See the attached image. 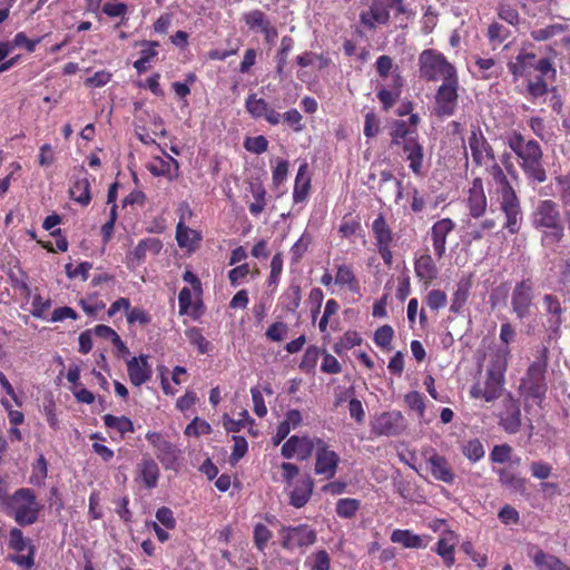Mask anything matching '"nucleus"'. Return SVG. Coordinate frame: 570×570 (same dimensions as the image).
Returning a JSON list of instances; mask_svg holds the SVG:
<instances>
[{"label":"nucleus","mask_w":570,"mask_h":570,"mask_svg":"<svg viewBox=\"0 0 570 570\" xmlns=\"http://www.w3.org/2000/svg\"><path fill=\"white\" fill-rule=\"evenodd\" d=\"M510 357L508 346L499 347L490 360L487 371V380L483 384L476 383L470 390V397L480 401L481 405L493 402L502 395L504 386V374Z\"/></svg>","instance_id":"obj_1"},{"label":"nucleus","mask_w":570,"mask_h":570,"mask_svg":"<svg viewBox=\"0 0 570 570\" xmlns=\"http://www.w3.org/2000/svg\"><path fill=\"white\" fill-rule=\"evenodd\" d=\"M508 146L518 156L519 165L529 179L535 183H543L547 179L542 150L538 141L525 140L521 134L513 132L508 137Z\"/></svg>","instance_id":"obj_2"},{"label":"nucleus","mask_w":570,"mask_h":570,"mask_svg":"<svg viewBox=\"0 0 570 570\" xmlns=\"http://www.w3.org/2000/svg\"><path fill=\"white\" fill-rule=\"evenodd\" d=\"M531 224L535 229L543 232L542 243L544 245H556L564 235L559 206L553 200L538 202L531 214Z\"/></svg>","instance_id":"obj_3"},{"label":"nucleus","mask_w":570,"mask_h":570,"mask_svg":"<svg viewBox=\"0 0 570 570\" xmlns=\"http://www.w3.org/2000/svg\"><path fill=\"white\" fill-rule=\"evenodd\" d=\"M42 510L32 489L20 488L6 500L2 512L14 520L19 527L35 524Z\"/></svg>","instance_id":"obj_4"},{"label":"nucleus","mask_w":570,"mask_h":570,"mask_svg":"<svg viewBox=\"0 0 570 570\" xmlns=\"http://www.w3.org/2000/svg\"><path fill=\"white\" fill-rule=\"evenodd\" d=\"M420 78L428 82L454 81L458 78L455 67L448 61L445 56L435 49H425L419 56Z\"/></svg>","instance_id":"obj_5"},{"label":"nucleus","mask_w":570,"mask_h":570,"mask_svg":"<svg viewBox=\"0 0 570 570\" xmlns=\"http://www.w3.org/2000/svg\"><path fill=\"white\" fill-rule=\"evenodd\" d=\"M8 549L11 553L7 559L21 570H30L35 567L36 547L32 540L24 537L20 528H11L8 533Z\"/></svg>","instance_id":"obj_6"},{"label":"nucleus","mask_w":570,"mask_h":570,"mask_svg":"<svg viewBox=\"0 0 570 570\" xmlns=\"http://www.w3.org/2000/svg\"><path fill=\"white\" fill-rule=\"evenodd\" d=\"M469 146L475 165L490 170L497 180H505V176L501 167L495 163L494 154L490 144L480 131L476 132L473 130L471 132Z\"/></svg>","instance_id":"obj_7"},{"label":"nucleus","mask_w":570,"mask_h":570,"mask_svg":"<svg viewBox=\"0 0 570 570\" xmlns=\"http://www.w3.org/2000/svg\"><path fill=\"white\" fill-rule=\"evenodd\" d=\"M281 547L287 551L305 550L317 540V532L309 524L282 525L279 529Z\"/></svg>","instance_id":"obj_8"},{"label":"nucleus","mask_w":570,"mask_h":570,"mask_svg":"<svg viewBox=\"0 0 570 570\" xmlns=\"http://www.w3.org/2000/svg\"><path fill=\"white\" fill-rule=\"evenodd\" d=\"M546 371L547 360L544 355L529 366L520 386L527 397L538 402L544 399L547 393Z\"/></svg>","instance_id":"obj_9"},{"label":"nucleus","mask_w":570,"mask_h":570,"mask_svg":"<svg viewBox=\"0 0 570 570\" xmlns=\"http://www.w3.org/2000/svg\"><path fill=\"white\" fill-rule=\"evenodd\" d=\"M371 432L377 436H397L406 429L404 415L397 411H384L371 420Z\"/></svg>","instance_id":"obj_10"},{"label":"nucleus","mask_w":570,"mask_h":570,"mask_svg":"<svg viewBox=\"0 0 570 570\" xmlns=\"http://www.w3.org/2000/svg\"><path fill=\"white\" fill-rule=\"evenodd\" d=\"M504 185L500 196V207L505 215L504 227L511 233L515 234L520 230L522 224V212L519 198L513 188L503 180Z\"/></svg>","instance_id":"obj_11"},{"label":"nucleus","mask_w":570,"mask_h":570,"mask_svg":"<svg viewBox=\"0 0 570 570\" xmlns=\"http://www.w3.org/2000/svg\"><path fill=\"white\" fill-rule=\"evenodd\" d=\"M146 440L153 446L156 458L166 469H175L177 465L179 450L159 432H147L145 435Z\"/></svg>","instance_id":"obj_12"},{"label":"nucleus","mask_w":570,"mask_h":570,"mask_svg":"<svg viewBox=\"0 0 570 570\" xmlns=\"http://www.w3.org/2000/svg\"><path fill=\"white\" fill-rule=\"evenodd\" d=\"M316 444L314 472L317 475H322L325 480H331L336 475L340 455L331 450L323 439H317Z\"/></svg>","instance_id":"obj_13"},{"label":"nucleus","mask_w":570,"mask_h":570,"mask_svg":"<svg viewBox=\"0 0 570 570\" xmlns=\"http://www.w3.org/2000/svg\"><path fill=\"white\" fill-rule=\"evenodd\" d=\"M459 78L454 81L443 82L436 90L434 114L441 118L450 117L454 114L458 106Z\"/></svg>","instance_id":"obj_14"},{"label":"nucleus","mask_w":570,"mask_h":570,"mask_svg":"<svg viewBox=\"0 0 570 570\" xmlns=\"http://www.w3.org/2000/svg\"><path fill=\"white\" fill-rule=\"evenodd\" d=\"M533 298V284L530 279H523L514 286L511 294V307L519 320L531 314Z\"/></svg>","instance_id":"obj_15"},{"label":"nucleus","mask_w":570,"mask_h":570,"mask_svg":"<svg viewBox=\"0 0 570 570\" xmlns=\"http://www.w3.org/2000/svg\"><path fill=\"white\" fill-rule=\"evenodd\" d=\"M317 439L293 435L282 445L281 453L285 459L307 460L317 446Z\"/></svg>","instance_id":"obj_16"},{"label":"nucleus","mask_w":570,"mask_h":570,"mask_svg":"<svg viewBox=\"0 0 570 570\" xmlns=\"http://www.w3.org/2000/svg\"><path fill=\"white\" fill-rule=\"evenodd\" d=\"M246 111L254 119H264L267 124L276 126L281 122V114L276 111L264 98L250 94L245 100Z\"/></svg>","instance_id":"obj_17"},{"label":"nucleus","mask_w":570,"mask_h":570,"mask_svg":"<svg viewBox=\"0 0 570 570\" xmlns=\"http://www.w3.org/2000/svg\"><path fill=\"white\" fill-rule=\"evenodd\" d=\"M159 478L158 463L150 455H144L136 466L135 482L147 490H153L158 485Z\"/></svg>","instance_id":"obj_18"},{"label":"nucleus","mask_w":570,"mask_h":570,"mask_svg":"<svg viewBox=\"0 0 570 570\" xmlns=\"http://www.w3.org/2000/svg\"><path fill=\"white\" fill-rule=\"evenodd\" d=\"M161 249L163 242L159 238L147 237L140 239L137 246L128 253L127 265L135 268L145 262L147 254L157 256Z\"/></svg>","instance_id":"obj_19"},{"label":"nucleus","mask_w":570,"mask_h":570,"mask_svg":"<svg viewBox=\"0 0 570 570\" xmlns=\"http://www.w3.org/2000/svg\"><path fill=\"white\" fill-rule=\"evenodd\" d=\"M77 171L78 175L72 177L69 187V196L77 204L87 207L91 202L89 174L83 166H80Z\"/></svg>","instance_id":"obj_20"},{"label":"nucleus","mask_w":570,"mask_h":570,"mask_svg":"<svg viewBox=\"0 0 570 570\" xmlns=\"http://www.w3.org/2000/svg\"><path fill=\"white\" fill-rule=\"evenodd\" d=\"M423 455L429 464L430 472L435 480L451 483L454 479L452 469L448 460L438 454L434 449L429 448L423 451Z\"/></svg>","instance_id":"obj_21"},{"label":"nucleus","mask_w":570,"mask_h":570,"mask_svg":"<svg viewBox=\"0 0 570 570\" xmlns=\"http://www.w3.org/2000/svg\"><path fill=\"white\" fill-rule=\"evenodd\" d=\"M127 373L130 383L134 386H140L148 382L151 377V367L148 363V356L140 354L127 361Z\"/></svg>","instance_id":"obj_22"},{"label":"nucleus","mask_w":570,"mask_h":570,"mask_svg":"<svg viewBox=\"0 0 570 570\" xmlns=\"http://www.w3.org/2000/svg\"><path fill=\"white\" fill-rule=\"evenodd\" d=\"M313 491L314 480L309 474H305L294 483L288 495V503L296 509H301L308 503Z\"/></svg>","instance_id":"obj_23"},{"label":"nucleus","mask_w":570,"mask_h":570,"mask_svg":"<svg viewBox=\"0 0 570 570\" xmlns=\"http://www.w3.org/2000/svg\"><path fill=\"white\" fill-rule=\"evenodd\" d=\"M390 539L405 549H424L429 544L430 535H419L409 529H395Z\"/></svg>","instance_id":"obj_24"},{"label":"nucleus","mask_w":570,"mask_h":570,"mask_svg":"<svg viewBox=\"0 0 570 570\" xmlns=\"http://www.w3.org/2000/svg\"><path fill=\"white\" fill-rule=\"evenodd\" d=\"M402 150L406 156V160L410 163V168L413 174L417 177L423 176L422 165H423V146L413 137L405 139L402 142Z\"/></svg>","instance_id":"obj_25"},{"label":"nucleus","mask_w":570,"mask_h":570,"mask_svg":"<svg viewBox=\"0 0 570 570\" xmlns=\"http://www.w3.org/2000/svg\"><path fill=\"white\" fill-rule=\"evenodd\" d=\"M535 59L537 57L532 52H521L513 61L509 62L508 67L514 79L531 77L534 71Z\"/></svg>","instance_id":"obj_26"},{"label":"nucleus","mask_w":570,"mask_h":570,"mask_svg":"<svg viewBox=\"0 0 570 570\" xmlns=\"http://www.w3.org/2000/svg\"><path fill=\"white\" fill-rule=\"evenodd\" d=\"M454 224L451 219L444 218L434 223L431 228L433 248L438 257H442L445 252V242L448 234L453 229Z\"/></svg>","instance_id":"obj_27"},{"label":"nucleus","mask_w":570,"mask_h":570,"mask_svg":"<svg viewBox=\"0 0 570 570\" xmlns=\"http://www.w3.org/2000/svg\"><path fill=\"white\" fill-rule=\"evenodd\" d=\"M469 207L470 214L473 217H480L487 208V197L483 189V184L480 178H475L469 189Z\"/></svg>","instance_id":"obj_28"},{"label":"nucleus","mask_w":570,"mask_h":570,"mask_svg":"<svg viewBox=\"0 0 570 570\" xmlns=\"http://www.w3.org/2000/svg\"><path fill=\"white\" fill-rule=\"evenodd\" d=\"M389 19V9L380 0H373L370 9L361 14L362 23L368 28H374L376 23L384 24Z\"/></svg>","instance_id":"obj_29"},{"label":"nucleus","mask_w":570,"mask_h":570,"mask_svg":"<svg viewBox=\"0 0 570 570\" xmlns=\"http://www.w3.org/2000/svg\"><path fill=\"white\" fill-rule=\"evenodd\" d=\"M500 424L505 432L514 434L521 426V411L519 405L509 400L505 405V411L500 416Z\"/></svg>","instance_id":"obj_30"},{"label":"nucleus","mask_w":570,"mask_h":570,"mask_svg":"<svg viewBox=\"0 0 570 570\" xmlns=\"http://www.w3.org/2000/svg\"><path fill=\"white\" fill-rule=\"evenodd\" d=\"M403 87V79L402 76L399 72H395L392 75V85L390 89L381 88L377 91V98L380 102L382 104L384 110L391 109L394 104L396 102V99L399 98L401 94V88Z\"/></svg>","instance_id":"obj_31"},{"label":"nucleus","mask_w":570,"mask_h":570,"mask_svg":"<svg viewBox=\"0 0 570 570\" xmlns=\"http://www.w3.org/2000/svg\"><path fill=\"white\" fill-rule=\"evenodd\" d=\"M414 271L416 277L429 285L438 276V268L429 254H423L415 259Z\"/></svg>","instance_id":"obj_32"},{"label":"nucleus","mask_w":570,"mask_h":570,"mask_svg":"<svg viewBox=\"0 0 570 570\" xmlns=\"http://www.w3.org/2000/svg\"><path fill=\"white\" fill-rule=\"evenodd\" d=\"M200 239V233L186 226L181 217L176 227V240L178 246L191 250Z\"/></svg>","instance_id":"obj_33"},{"label":"nucleus","mask_w":570,"mask_h":570,"mask_svg":"<svg viewBox=\"0 0 570 570\" xmlns=\"http://www.w3.org/2000/svg\"><path fill=\"white\" fill-rule=\"evenodd\" d=\"M335 284L341 287H346L351 293L360 292V284L354 274L352 266L347 264H341L337 266L335 275Z\"/></svg>","instance_id":"obj_34"},{"label":"nucleus","mask_w":570,"mask_h":570,"mask_svg":"<svg viewBox=\"0 0 570 570\" xmlns=\"http://www.w3.org/2000/svg\"><path fill=\"white\" fill-rule=\"evenodd\" d=\"M307 173V164H302L298 168L296 178H295V185H294V191H293V199L295 203H302L304 202L311 189V178L306 176Z\"/></svg>","instance_id":"obj_35"},{"label":"nucleus","mask_w":570,"mask_h":570,"mask_svg":"<svg viewBox=\"0 0 570 570\" xmlns=\"http://www.w3.org/2000/svg\"><path fill=\"white\" fill-rule=\"evenodd\" d=\"M532 561L539 570H570L559 558L542 550H538L532 556Z\"/></svg>","instance_id":"obj_36"},{"label":"nucleus","mask_w":570,"mask_h":570,"mask_svg":"<svg viewBox=\"0 0 570 570\" xmlns=\"http://www.w3.org/2000/svg\"><path fill=\"white\" fill-rule=\"evenodd\" d=\"M372 232L373 236L375 238L376 245H385V244H392L393 243V233L389 224L386 223V219L384 215L381 213L377 215V217L373 220L372 224Z\"/></svg>","instance_id":"obj_37"},{"label":"nucleus","mask_w":570,"mask_h":570,"mask_svg":"<svg viewBox=\"0 0 570 570\" xmlns=\"http://www.w3.org/2000/svg\"><path fill=\"white\" fill-rule=\"evenodd\" d=\"M499 480L503 487L509 489L510 491L514 493L523 494L527 490V480L524 478H521L518 474H514L513 472L501 469L499 470Z\"/></svg>","instance_id":"obj_38"},{"label":"nucleus","mask_w":570,"mask_h":570,"mask_svg":"<svg viewBox=\"0 0 570 570\" xmlns=\"http://www.w3.org/2000/svg\"><path fill=\"white\" fill-rule=\"evenodd\" d=\"M102 420L107 429L116 430L120 433L121 438H124L127 433L135 432L132 421L125 415L116 416L112 414H105Z\"/></svg>","instance_id":"obj_39"},{"label":"nucleus","mask_w":570,"mask_h":570,"mask_svg":"<svg viewBox=\"0 0 570 570\" xmlns=\"http://www.w3.org/2000/svg\"><path fill=\"white\" fill-rule=\"evenodd\" d=\"M185 336L189 344L196 347L198 354H206L213 348V344L204 336L200 327H188L185 331Z\"/></svg>","instance_id":"obj_40"},{"label":"nucleus","mask_w":570,"mask_h":570,"mask_svg":"<svg viewBox=\"0 0 570 570\" xmlns=\"http://www.w3.org/2000/svg\"><path fill=\"white\" fill-rule=\"evenodd\" d=\"M281 304L287 312H295L302 301V289L297 284H291L281 295Z\"/></svg>","instance_id":"obj_41"},{"label":"nucleus","mask_w":570,"mask_h":570,"mask_svg":"<svg viewBox=\"0 0 570 570\" xmlns=\"http://www.w3.org/2000/svg\"><path fill=\"white\" fill-rule=\"evenodd\" d=\"M362 342L363 338L356 331L348 330L333 345V351L337 355H342L345 351L360 346Z\"/></svg>","instance_id":"obj_42"},{"label":"nucleus","mask_w":570,"mask_h":570,"mask_svg":"<svg viewBox=\"0 0 570 570\" xmlns=\"http://www.w3.org/2000/svg\"><path fill=\"white\" fill-rule=\"evenodd\" d=\"M243 21L245 22L249 30L256 32L259 31L262 33L264 32L265 28L271 23L266 14L259 9H255L244 13Z\"/></svg>","instance_id":"obj_43"},{"label":"nucleus","mask_w":570,"mask_h":570,"mask_svg":"<svg viewBox=\"0 0 570 570\" xmlns=\"http://www.w3.org/2000/svg\"><path fill=\"white\" fill-rule=\"evenodd\" d=\"M249 190L255 199L254 203L249 205V212L252 215H259L266 206V190L262 183L253 181L249 184Z\"/></svg>","instance_id":"obj_44"},{"label":"nucleus","mask_w":570,"mask_h":570,"mask_svg":"<svg viewBox=\"0 0 570 570\" xmlns=\"http://www.w3.org/2000/svg\"><path fill=\"white\" fill-rule=\"evenodd\" d=\"M144 48L140 51V58L134 62V67L138 73H142L148 69V63L158 55L156 48L158 47V42L156 41H145Z\"/></svg>","instance_id":"obj_45"},{"label":"nucleus","mask_w":570,"mask_h":570,"mask_svg":"<svg viewBox=\"0 0 570 570\" xmlns=\"http://www.w3.org/2000/svg\"><path fill=\"white\" fill-rule=\"evenodd\" d=\"M321 355H322L321 348H318L315 345L308 346L305 350L303 357L299 362V365H298L299 370L302 372H305L308 374L314 373Z\"/></svg>","instance_id":"obj_46"},{"label":"nucleus","mask_w":570,"mask_h":570,"mask_svg":"<svg viewBox=\"0 0 570 570\" xmlns=\"http://www.w3.org/2000/svg\"><path fill=\"white\" fill-rule=\"evenodd\" d=\"M490 459L494 463L512 462L519 464L521 461L519 456L513 458V449L509 444L495 445L490 453Z\"/></svg>","instance_id":"obj_47"},{"label":"nucleus","mask_w":570,"mask_h":570,"mask_svg":"<svg viewBox=\"0 0 570 570\" xmlns=\"http://www.w3.org/2000/svg\"><path fill=\"white\" fill-rule=\"evenodd\" d=\"M294 40L289 36H284L281 40V47L276 55V72L282 76L287 65V58L293 49Z\"/></svg>","instance_id":"obj_48"},{"label":"nucleus","mask_w":570,"mask_h":570,"mask_svg":"<svg viewBox=\"0 0 570 570\" xmlns=\"http://www.w3.org/2000/svg\"><path fill=\"white\" fill-rule=\"evenodd\" d=\"M361 507V502L354 498H343L336 502V513L338 517L344 519H351L355 517L356 512Z\"/></svg>","instance_id":"obj_49"},{"label":"nucleus","mask_w":570,"mask_h":570,"mask_svg":"<svg viewBox=\"0 0 570 570\" xmlns=\"http://www.w3.org/2000/svg\"><path fill=\"white\" fill-rule=\"evenodd\" d=\"M102 13L108 16L109 18H117L120 17L121 20L116 24V28H119L121 26H126L128 18L126 17L128 7L124 2L118 3H110L106 2L101 8Z\"/></svg>","instance_id":"obj_50"},{"label":"nucleus","mask_w":570,"mask_h":570,"mask_svg":"<svg viewBox=\"0 0 570 570\" xmlns=\"http://www.w3.org/2000/svg\"><path fill=\"white\" fill-rule=\"evenodd\" d=\"M273 532L263 523H256L253 529V542L255 548L264 552L268 541L272 539Z\"/></svg>","instance_id":"obj_51"},{"label":"nucleus","mask_w":570,"mask_h":570,"mask_svg":"<svg viewBox=\"0 0 570 570\" xmlns=\"http://www.w3.org/2000/svg\"><path fill=\"white\" fill-rule=\"evenodd\" d=\"M254 420L249 416L248 412L246 410H243L239 413V419H232L227 415L223 419V425L227 432H239L242 429H244L247 424H253Z\"/></svg>","instance_id":"obj_52"},{"label":"nucleus","mask_w":570,"mask_h":570,"mask_svg":"<svg viewBox=\"0 0 570 570\" xmlns=\"http://www.w3.org/2000/svg\"><path fill=\"white\" fill-rule=\"evenodd\" d=\"M179 314H188L191 318L197 320L199 313L197 307H191V291L188 287H183L178 294Z\"/></svg>","instance_id":"obj_53"},{"label":"nucleus","mask_w":570,"mask_h":570,"mask_svg":"<svg viewBox=\"0 0 570 570\" xmlns=\"http://www.w3.org/2000/svg\"><path fill=\"white\" fill-rule=\"evenodd\" d=\"M394 337V331L390 325L380 326L374 333V343L385 351L392 350V340Z\"/></svg>","instance_id":"obj_54"},{"label":"nucleus","mask_w":570,"mask_h":570,"mask_svg":"<svg viewBox=\"0 0 570 570\" xmlns=\"http://www.w3.org/2000/svg\"><path fill=\"white\" fill-rule=\"evenodd\" d=\"M311 243L312 236L307 233L302 234V236L294 243V245L291 247L293 264L299 263L304 254L308 250Z\"/></svg>","instance_id":"obj_55"},{"label":"nucleus","mask_w":570,"mask_h":570,"mask_svg":"<svg viewBox=\"0 0 570 570\" xmlns=\"http://www.w3.org/2000/svg\"><path fill=\"white\" fill-rule=\"evenodd\" d=\"M405 404L414 412L420 419L424 417L425 402L424 396L417 391H411L404 396Z\"/></svg>","instance_id":"obj_56"},{"label":"nucleus","mask_w":570,"mask_h":570,"mask_svg":"<svg viewBox=\"0 0 570 570\" xmlns=\"http://www.w3.org/2000/svg\"><path fill=\"white\" fill-rule=\"evenodd\" d=\"M51 307V299L43 298L40 294H35L31 302L30 314L36 318H46V313Z\"/></svg>","instance_id":"obj_57"},{"label":"nucleus","mask_w":570,"mask_h":570,"mask_svg":"<svg viewBox=\"0 0 570 570\" xmlns=\"http://www.w3.org/2000/svg\"><path fill=\"white\" fill-rule=\"evenodd\" d=\"M244 148L249 153L261 155L268 149V140L263 135L247 137L244 140Z\"/></svg>","instance_id":"obj_58"},{"label":"nucleus","mask_w":570,"mask_h":570,"mask_svg":"<svg viewBox=\"0 0 570 570\" xmlns=\"http://www.w3.org/2000/svg\"><path fill=\"white\" fill-rule=\"evenodd\" d=\"M48 474V463L46 458L40 454L37 461L32 465V474L30 481L33 484H41L46 480Z\"/></svg>","instance_id":"obj_59"},{"label":"nucleus","mask_w":570,"mask_h":570,"mask_svg":"<svg viewBox=\"0 0 570 570\" xmlns=\"http://www.w3.org/2000/svg\"><path fill=\"white\" fill-rule=\"evenodd\" d=\"M212 433L210 424L199 417H195L185 429V434L188 436H200Z\"/></svg>","instance_id":"obj_60"},{"label":"nucleus","mask_w":570,"mask_h":570,"mask_svg":"<svg viewBox=\"0 0 570 570\" xmlns=\"http://www.w3.org/2000/svg\"><path fill=\"white\" fill-rule=\"evenodd\" d=\"M564 31L562 24H550L544 28L535 29L531 31V37L535 41H544L554 36H558Z\"/></svg>","instance_id":"obj_61"},{"label":"nucleus","mask_w":570,"mask_h":570,"mask_svg":"<svg viewBox=\"0 0 570 570\" xmlns=\"http://www.w3.org/2000/svg\"><path fill=\"white\" fill-rule=\"evenodd\" d=\"M435 552L443 559L446 567L454 564V547L445 539L438 541Z\"/></svg>","instance_id":"obj_62"},{"label":"nucleus","mask_w":570,"mask_h":570,"mask_svg":"<svg viewBox=\"0 0 570 570\" xmlns=\"http://www.w3.org/2000/svg\"><path fill=\"white\" fill-rule=\"evenodd\" d=\"M281 119H283V121L286 122L295 132H301L304 129L303 116L295 108H292L281 115Z\"/></svg>","instance_id":"obj_63"},{"label":"nucleus","mask_w":570,"mask_h":570,"mask_svg":"<svg viewBox=\"0 0 570 570\" xmlns=\"http://www.w3.org/2000/svg\"><path fill=\"white\" fill-rule=\"evenodd\" d=\"M322 364H321V371L326 374H338L342 372V365L337 361L335 356L327 353L325 350H322Z\"/></svg>","instance_id":"obj_64"}]
</instances>
